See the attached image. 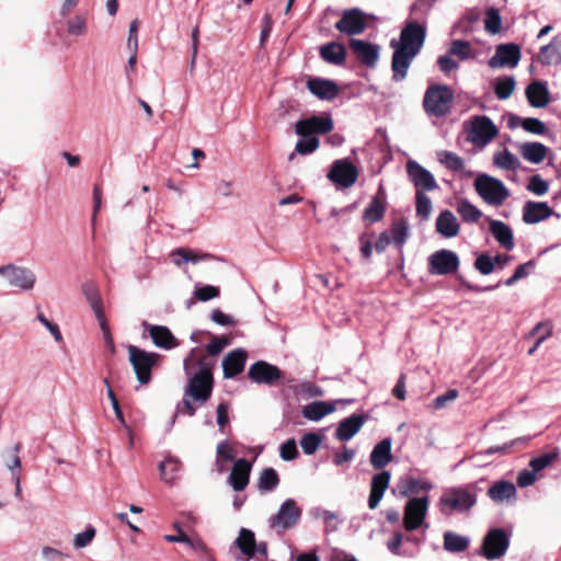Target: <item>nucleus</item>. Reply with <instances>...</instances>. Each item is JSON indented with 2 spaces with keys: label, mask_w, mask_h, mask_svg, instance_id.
Returning a JSON list of instances; mask_svg holds the SVG:
<instances>
[{
  "label": "nucleus",
  "mask_w": 561,
  "mask_h": 561,
  "mask_svg": "<svg viewBox=\"0 0 561 561\" xmlns=\"http://www.w3.org/2000/svg\"><path fill=\"white\" fill-rule=\"evenodd\" d=\"M426 37V28L416 21H408L400 33L399 39H391L394 49L391 60L392 79L397 82L405 79L408 69L422 49Z\"/></svg>",
  "instance_id": "f257e3e1"
},
{
  "label": "nucleus",
  "mask_w": 561,
  "mask_h": 561,
  "mask_svg": "<svg viewBox=\"0 0 561 561\" xmlns=\"http://www.w3.org/2000/svg\"><path fill=\"white\" fill-rule=\"evenodd\" d=\"M466 141L479 149L485 148L499 135V128L486 115H474L463 124Z\"/></svg>",
  "instance_id": "f03ea898"
},
{
  "label": "nucleus",
  "mask_w": 561,
  "mask_h": 561,
  "mask_svg": "<svg viewBox=\"0 0 561 561\" xmlns=\"http://www.w3.org/2000/svg\"><path fill=\"white\" fill-rule=\"evenodd\" d=\"M477 495L472 485L453 486L447 489L439 499L443 514L467 512L476 505Z\"/></svg>",
  "instance_id": "7ed1b4c3"
},
{
  "label": "nucleus",
  "mask_w": 561,
  "mask_h": 561,
  "mask_svg": "<svg viewBox=\"0 0 561 561\" xmlns=\"http://www.w3.org/2000/svg\"><path fill=\"white\" fill-rule=\"evenodd\" d=\"M473 185L482 201L494 207L502 206L511 195L510 190L501 180L486 173H479Z\"/></svg>",
  "instance_id": "20e7f679"
},
{
  "label": "nucleus",
  "mask_w": 561,
  "mask_h": 561,
  "mask_svg": "<svg viewBox=\"0 0 561 561\" xmlns=\"http://www.w3.org/2000/svg\"><path fill=\"white\" fill-rule=\"evenodd\" d=\"M453 100L454 94L449 87L433 85L424 94L423 106L430 116L443 117L449 113Z\"/></svg>",
  "instance_id": "39448f33"
},
{
  "label": "nucleus",
  "mask_w": 561,
  "mask_h": 561,
  "mask_svg": "<svg viewBox=\"0 0 561 561\" xmlns=\"http://www.w3.org/2000/svg\"><path fill=\"white\" fill-rule=\"evenodd\" d=\"M129 363L140 385H148L152 379V368L158 365L161 355L147 352L135 345L128 346Z\"/></svg>",
  "instance_id": "423d86ee"
},
{
  "label": "nucleus",
  "mask_w": 561,
  "mask_h": 561,
  "mask_svg": "<svg viewBox=\"0 0 561 561\" xmlns=\"http://www.w3.org/2000/svg\"><path fill=\"white\" fill-rule=\"evenodd\" d=\"M301 514L302 511L297 502L288 499L280 505L278 512L270 518V526L280 535L296 526Z\"/></svg>",
  "instance_id": "0eeeda50"
},
{
  "label": "nucleus",
  "mask_w": 561,
  "mask_h": 561,
  "mask_svg": "<svg viewBox=\"0 0 561 561\" xmlns=\"http://www.w3.org/2000/svg\"><path fill=\"white\" fill-rule=\"evenodd\" d=\"M187 385L185 388V397L191 398L199 405H204L211 397L214 389V375H186Z\"/></svg>",
  "instance_id": "6e6552de"
},
{
  "label": "nucleus",
  "mask_w": 561,
  "mask_h": 561,
  "mask_svg": "<svg viewBox=\"0 0 561 561\" xmlns=\"http://www.w3.org/2000/svg\"><path fill=\"white\" fill-rule=\"evenodd\" d=\"M428 511V497H412L407 502L403 515V526L408 531L415 530L422 526L428 527L425 524V518Z\"/></svg>",
  "instance_id": "1a4fd4ad"
},
{
  "label": "nucleus",
  "mask_w": 561,
  "mask_h": 561,
  "mask_svg": "<svg viewBox=\"0 0 561 561\" xmlns=\"http://www.w3.org/2000/svg\"><path fill=\"white\" fill-rule=\"evenodd\" d=\"M459 265L460 261L456 252L442 249L430 255L427 271L431 275H448L457 272Z\"/></svg>",
  "instance_id": "9d476101"
},
{
  "label": "nucleus",
  "mask_w": 561,
  "mask_h": 561,
  "mask_svg": "<svg viewBox=\"0 0 561 561\" xmlns=\"http://www.w3.org/2000/svg\"><path fill=\"white\" fill-rule=\"evenodd\" d=\"M216 359L211 358L202 347H193L183 360L185 375H214Z\"/></svg>",
  "instance_id": "9b49d317"
},
{
  "label": "nucleus",
  "mask_w": 561,
  "mask_h": 561,
  "mask_svg": "<svg viewBox=\"0 0 561 561\" xmlns=\"http://www.w3.org/2000/svg\"><path fill=\"white\" fill-rule=\"evenodd\" d=\"M510 539L502 528L491 529L484 537L481 554L488 560H495L505 554Z\"/></svg>",
  "instance_id": "f8f14e48"
},
{
  "label": "nucleus",
  "mask_w": 561,
  "mask_h": 561,
  "mask_svg": "<svg viewBox=\"0 0 561 561\" xmlns=\"http://www.w3.org/2000/svg\"><path fill=\"white\" fill-rule=\"evenodd\" d=\"M407 173L416 192L425 193L438 188V184L434 175L414 160H409L407 162Z\"/></svg>",
  "instance_id": "ddd939ff"
},
{
  "label": "nucleus",
  "mask_w": 561,
  "mask_h": 561,
  "mask_svg": "<svg viewBox=\"0 0 561 561\" xmlns=\"http://www.w3.org/2000/svg\"><path fill=\"white\" fill-rule=\"evenodd\" d=\"M520 47L514 43L500 44L495 54L489 59L488 65L492 69L515 68L520 60Z\"/></svg>",
  "instance_id": "4468645a"
},
{
  "label": "nucleus",
  "mask_w": 561,
  "mask_h": 561,
  "mask_svg": "<svg viewBox=\"0 0 561 561\" xmlns=\"http://www.w3.org/2000/svg\"><path fill=\"white\" fill-rule=\"evenodd\" d=\"M248 377L255 383L273 386L282 379L283 371L275 365L259 360L250 366Z\"/></svg>",
  "instance_id": "2eb2a0df"
},
{
  "label": "nucleus",
  "mask_w": 561,
  "mask_h": 561,
  "mask_svg": "<svg viewBox=\"0 0 561 561\" xmlns=\"http://www.w3.org/2000/svg\"><path fill=\"white\" fill-rule=\"evenodd\" d=\"M333 121L329 115H313L296 123L295 130L301 137L313 134H328L333 129Z\"/></svg>",
  "instance_id": "dca6fc26"
},
{
  "label": "nucleus",
  "mask_w": 561,
  "mask_h": 561,
  "mask_svg": "<svg viewBox=\"0 0 561 561\" xmlns=\"http://www.w3.org/2000/svg\"><path fill=\"white\" fill-rule=\"evenodd\" d=\"M353 57L366 68H376L380 57V46L353 38Z\"/></svg>",
  "instance_id": "f3484780"
},
{
  "label": "nucleus",
  "mask_w": 561,
  "mask_h": 561,
  "mask_svg": "<svg viewBox=\"0 0 561 561\" xmlns=\"http://www.w3.org/2000/svg\"><path fill=\"white\" fill-rule=\"evenodd\" d=\"M327 178L339 191L351 187V158L335 160Z\"/></svg>",
  "instance_id": "a211bd4d"
},
{
  "label": "nucleus",
  "mask_w": 561,
  "mask_h": 561,
  "mask_svg": "<svg viewBox=\"0 0 561 561\" xmlns=\"http://www.w3.org/2000/svg\"><path fill=\"white\" fill-rule=\"evenodd\" d=\"M248 354L242 348L229 352L222 359V371L226 379H232L240 375L245 367Z\"/></svg>",
  "instance_id": "6ab92c4d"
},
{
  "label": "nucleus",
  "mask_w": 561,
  "mask_h": 561,
  "mask_svg": "<svg viewBox=\"0 0 561 561\" xmlns=\"http://www.w3.org/2000/svg\"><path fill=\"white\" fill-rule=\"evenodd\" d=\"M144 328L149 332L156 346L164 350H172L179 345L178 340L168 327L156 325L144 322Z\"/></svg>",
  "instance_id": "aec40b11"
},
{
  "label": "nucleus",
  "mask_w": 561,
  "mask_h": 561,
  "mask_svg": "<svg viewBox=\"0 0 561 561\" xmlns=\"http://www.w3.org/2000/svg\"><path fill=\"white\" fill-rule=\"evenodd\" d=\"M486 221L489 222V230L496 242L507 251L513 250L515 242L512 228L501 220L489 217L486 218Z\"/></svg>",
  "instance_id": "412c9836"
},
{
  "label": "nucleus",
  "mask_w": 561,
  "mask_h": 561,
  "mask_svg": "<svg viewBox=\"0 0 561 561\" xmlns=\"http://www.w3.org/2000/svg\"><path fill=\"white\" fill-rule=\"evenodd\" d=\"M307 88L314 96L327 101L334 100L340 92L335 82L322 78H310L307 81Z\"/></svg>",
  "instance_id": "4be33fe9"
},
{
  "label": "nucleus",
  "mask_w": 561,
  "mask_h": 561,
  "mask_svg": "<svg viewBox=\"0 0 561 561\" xmlns=\"http://www.w3.org/2000/svg\"><path fill=\"white\" fill-rule=\"evenodd\" d=\"M252 465L244 458L238 459L231 469L229 483L234 491H243L249 484Z\"/></svg>",
  "instance_id": "5701e85b"
},
{
  "label": "nucleus",
  "mask_w": 561,
  "mask_h": 561,
  "mask_svg": "<svg viewBox=\"0 0 561 561\" xmlns=\"http://www.w3.org/2000/svg\"><path fill=\"white\" fill-rule=\"evenodd\" d=\"M553 214L545 202H527L523 207V221L528 225L538 224Z\"/></svg>",
  "instance_id": "b1692460"
},
{
  "label": "nucleus",
  "mask_w": 561,
  "mask_h": 561,
  "mask_svg": "<svg viewBox=\"0 0 561 561\" xmlns=\"http://www.w3.org/2000/svg\"><path fill=\"white\" fill-rule=\"evenodd\" d=\"M435 226L436 231L444 238H454L458 236L460 230L456 216L448 209L439 213Z\"/></svg>",
  "instance_id": "393cba45"
},
{
  "label": "nucleus",
  "mask_w": 561,
  "mask_h": 561,
  "mask_svg": "<svg viewBox=\"0 0 561 561\" xmlns=\"http://www.w3.org/2000/svg\"><path fill=\"white\" fill-rule=\"evenodd\" d=\"M390 481L389 471H381L373 477L370 494L368 499L369 508L374 510L381 501Z\"/></svg>",
  "instance_id": "a878e982"
},
{
  "label": "nucleus",
  "mask_w": 561,
  "mask_h": 561,
  "mask_svg": "<svg viewBox=\"0 0 561 561\" xmlns=\"http://www.w3.org/2000/svg\"><path fill=\"white\" fill-rule=\"evenodd\" d=\"M526 98L533 107H546L549 102V91L547 84L541 81H534L526 88Z\"/></svg>",
  "instance_id": "bb28decb"
},
{
  "label": "nucleus",
  "mask_w": 561,
  "mask_h": 561,
  "mask_svg": "<svg viewBox=\"0 0 561 561\" xmlns=\"http://www.w3.org/2000/svg\"><path fill=\"white\" fill-rule=\"evenodd\" d=\"M320 57L328 64L340 66L346 60V47L337 42H330L319 49Z\"/></svg>",
  "instance_id": "cd10ccee"
},
{
  "label": "nucleus",
  "mask_w": 561,
  "mask_h": 561,
  "mask_svg": "<svg viewBox=\"0 0 561 561\" xmlns=\"http://www.w3.org/2000/svg\"><path fill=\"white\" fill-rule=\"evenodd\" d=\"M7 278L11 285L22 289H32L35 284V275L32 271L14 265L9 268Z\"/></svg>",
  "instance_id": "c85d7f7f"
},
{
  "label": "nucleus",
  "mask_w": 561,
  "mask_h": 561,
  "mask_svg": "<svg viewBox=\"0 0 561 561\" xmlns=\"http://www.w3.org/2000/svg\"><path fill=\"white\" fill-rule=\"evenodd\" d=\"M391 459V439L385 438L374 447L370 454V462L374 468L381 469L386 467Z\"/></svg>",
  "instance_id": "c756f323"
},
{
  "label": "nucleus",
  "mask_w": 561,
  "mask_h": 561,
  "mask_svg": "<svg viewBox=\"0 0 561 561\" xmlns=\"http://www.w3.org/2000/svg\"><path fill=\"white\" fill-rule=\"evenodd\" d=\"M22 448L21 443H18L12 448V451L5 457L4 463L8 469L12 472V479L15 483V494H21V478H20V469H21V459L19 457V453Z\"/></svg>",
  "instance_id": "7c9ffc66"
},
{
  "label": "nucleus",
  "mask_w": 561,
  "mask_h": 561,
  "mask_svg": "<svg viewBox=\"0 0 561 561\" xmlns=\"http://www.w3.org/2000/svg\"><path fill=\"white\" fill-rule=\"evenodd\" d=\"M82 291L96 319L104 317L103 301L95 284L91 282L83 284Z\"/></svg>",
  "instance_id": "2f4dec72"
},
{
  "label": "nucleus",
  "mask_w": 561,
  "mask_h": 561,
  "mask_svg": "<svg viewBox=\"0 0 561 561\" xmlns=\"http://www.w3.org/2000/svg\"><path fill=\"white\" fill-rule=\"evenodd\" d=\"M334 411V405L324 401H316L302 408V415L309 421H319Z\"/></svg>",
  "instance_id": "473e14b6"
},
{
  "label": "nucleus",
  "mask_w": 561,
  "mask_h": 561,
  "mask_svg": "<svg viewBox=\"0 0 561 561\" xmlns=\"http://www.w3.org/2000/svg\"><path fill=\"white\" fill-rule=\"evenodd\" d=\"M236 546L248 559L254 558L256 548L254 533L250 529L241 528L236 539Z\"/></svg>",
  "instance_id": "72a5a7b5"
},
{
  "label": "nucleus",
  "mask_w": 561,
  "mask_h": 561,
  "mask_svg": "<svg viewBox=\"0 0 561 561\" xmlns=\"http://www.w3.org/2000/svg\"><path fill=\"white\" fill-rule=\"evenodd\" d=\"M493 164L501 170L516 171L520 167V161L513 152L505 148L494 153Z\"/></svg>",
  "instance_id": "f704fd0d"
},
{
  "label": "nucleus",
  "mask_w": 561,
  "mask_h": 561,
  "mask_svg": "<svg viewBox=\"0 0 561 561\" xmlns=\"http://www.w3.org/2000/svg\"><path fill=\"white\" fill-rule=\"evenodd\" d=\"M516 494V488L513 483L507 481L495 482L488 491V495L494 502H503Z\"/></svg>",
  "instance_id": "c9c22d12"
},
{
  "label": "nucleus",
  "mask_w": 561,
  "mask_h": 561,
  "mask_svg": "<svg viewBox=\"0 0 561 561\" xmlns=\"http://www.w3.org/2000/svg\"><path fill=\"white\" fill-rule=\"evenodd\" d=\"M547 147L540 142H526L520 148L524 159L531 163L542 162L547 156Z\"/></svg>",
  "instance_id": "e433bc0d"
},
{
  "label": "nucleus",
  "mask_w": 561,
  "mask_h": 561,
  "mask_svg": "<svg viewBox=\"0 0 561 561\" xmlns=\"http://www.w3.org/2000/svg\"><path fill=\"white\" fill-rule=\"evenodd\" d=\"M457 213L467 224H476L482 217V211L468 199H461L457 203Z\"/></svg>",
  "instance_id": "4c0bfd02"
},
{
  "label": "nucleus",
  "mask_w": 561,
  "mask_h": 561,
  "mask_svg": "<svg viewBox=\"0 0 561 561\" xmlns=\"http://www.w3.org/2000/svg\"><path fill=\"white\" fill-rule=\"evenodd\" d=\"M181 468L182 462L178 458L168 457L159 465L160 477L165 482H172L176 479Z\"/></svg>",
  "instance_id": "58836bf2"
},
{
  "label": "nucleus",
  "mask_w": 561,
  "mask_h": 561,
  "mask_svg": "<svg viewBox=\"0 0 561 561\" xmlns=\"http://www.w3.org/2000/svg\"><path fill=\"white\" fill-rule=\"evenodd\" d=\"M386 211L385 203L375 197L371 199L369 205L365 208L363 219L367 224H374L382 219Z\"/></svg>",
  "instance_id": "ea45409f"
},
{
  "label": "nucleus",
  "mask_w": 561,
  "mask_h": 561,
  "mask_svg": "<svg viewBox=\"0 0 561 561\" xmlns=\"http://www.w3.org/2000/svg\"><path fill=\"white\" fill-rule=\"evenodd\" d=\"M469 546V539L453 531L444 534V549L449 552H462Z\"/></svg>",
  "instance_id": "a19ab883"
},
{
  "label": "nucleus",
  "mask_w": 561,
  "mask_h": 561,
  "mask_svg": "<svg viewBox=\"0 0 561 561\" xmlns=\"http://www.w3.org/2000/svg\"><path fill=\"white\" fill-rule=\"evenodd\" d=\"M516 88V81L513 76L497 78L494 82V92L499 100L508 99Z\"/></svg>",
  "instance_id": "79ce46f5"
},
{
  "label": "nucleus",
  "mask_w": 561,
  "mask_h": 561,
  "mask_svg": "<svg viewBox=\"0 0 561 561\" xmlns=\"http://www.w3.org/2000/svg\"><path fill=\"white\" fill-rule=\"evenodd\" d=\"M388 232L390 233L391 242L402 248L409 237V225L404 219H400L392 224Z\"/></svg>",
  "instance_id": "37998d69"
},
{
  "label": "nucleus",
  "mask_w": 561,
  "mask_h": 561,
  "mask_svg": "<svg viewBox=\"0 0 561 561\" xmlns=\"http://www.w3.org/2000/svg\"><path fill=\"white\" fill-rule=\"evenodd\" d=\"M171 256L173 257V262L180 266L182 264V262H193V263H197L198 261L201 260H207L210 257V254H202V255H198L196 253H194L193 250L191 249H187V248H179L176 250H174L172 253H171Z\"/></svg>",
  "instance_id": "c03bdc74"
},
{
  "label": "nucleus",
  "mask_w": 561,
  "mask_h": 561,
  "mask_svg": "<svg viewBox=\"0 0 561 561\" xmlns=\"http://www.w3.org/2000/svg\"><path fill=\"white\" fill-rule=\"evenodd\" d=\"M279 484V477L275 469L265 468L259 478V489L261 491L271 492Z\"/></svg>",
  "instance_id": "a18cd8bd"
},
{
  "label": "nucleus",
  "mask_w": 561,
  "mask_h": 561,
  "mask_svg": "<svg viewBox=\"0 0 561 561\" xmlns=\"http://www.w3.org/2000/svg\"><path fill=\"white\" fill-rule=\"evenodd\" d=\"M375 21L376 16L374 14L353 8V35L362 34L369 23Z\"/></svg>",
  "instance_id": "49530a36"
},
{
  "label": "nucleus",
  "mask_w": 561,
  "mask_h": 561,
  "mask_svg": "<svg viewBox=\"0 0 561 561\" xmlns=\"http://www.w3.org/2000/svg\"><path fill=\"white\" fill-rule=\"evenodd\" d=\"M211 340L210 342L203 348L205 354L215 358L224 351V348L229 345L230 339L226 335H211L209 332L207 333Z\"/></svg>",
  "instance_id": "de8ad7c7"
},
{
  "label": "nucleus",
  "mask_w": 561,
  "mask_h": 561,
  "mask_svg": "<svg viewBox=\"0 0 561 561\" xmlns=\"http://www.w3.org/2000/svg\"><path fill=\"white\" fill-rule=\"evenodd\" d=\"M320 146V140L316 136L304 137L296 144L295 152L290 153L289 160L295 158V153L309 154L316 151Z\"/></svg>",
  "instance_id": "09e8293b"
},
{
  "label": "nucleus",
  "mask_w": 561,
  "mask_h": 561,
  "mask_svg": "<svg viewBox=\"0 0 561 561\" xmlns=\"http://www.w3.org/2000/svg\"><path fill=\"white\" fill-rule=\"evenodd\" d=\"M449 55L457 56L460 60H468L472 57V46L467 41L455 39L448 49Z\"/></svg>",
  "instance_id": "8fccbe9b"
},
{
  "label": "nucleus",
  "mask_w": 561,
  "mask_h": 561,
  "mask_svg": "<svg viewBox=\"0 0 561 561\" xmlns=\"http://www.w3.org/2000/svg\"><path fill=\"white\" fill-rule=\"evenodd\" d=\"M485 31L492 35L497 34L502 27V19L496 8H490L485 12L484 19Z\"/></svg>",
  "instance_id": "3c124183"
},
{
  "label": "nucleus",
  "mask_w": 561,
  "mask_h": 561,
  "mask_svg": "<svg viewBox=\"0 0 561 561\" xmlns=\"http://www.w3.org/2000/svg\"><path fill=\"white\" fill-rule=\"evenodd\" d=\"M439 162L454 172H460L465 169L463 159L451 151L440 152Z\"/></svg>",
  "instance_id": "603ef678"
},
{
  "label": "nucleus",
  "mask_w": 561,
  "mask_h": 561,
  "mask_svg": "<svg viewBox=\"0 0 561 561\" xmlns=\"http://www.w3.org/2000/svg\"><path fill=\"white\" fill-rule=\"evenodd\" d=\"M399 493L403 496L410 493H416L420 489L428 490L431 489V484L426 482H420L413 478L402 479L398 484Z\"/></svg>",
  "instance_id": "864d4df0"
},
{
  "label": "nucleus",
  "mask_w": 561,
  "mask_h": 561,
  "mask_svg": "<svg viewBox=\"0 0 561 561\" xmlns=\"http://www.w3.org/2000/svg\"><path fill=\"white\" fill-rule=\"evenodd\" d=\"M537 59L543 66L561 65V51L545 45L540 48Z\"/></svg>",
  "instance_id": "5fc2aeb1"
},
{
  "label": "nucleus",
  "mask_w": 561,
  "mask_h": 561,
  "mask_svg": "<svg viewBox=\"0 0 561 561\" xmlns=\"http://www.w3.org/2000/svg\"><path fill=\"white\" fill-rule=\"evenodd\" d=\"M416 199V215L424 220L430 218L432 211V201L431 198L423 192L415 193Z\"/></svg>",
  "instance_id": "6e6d98bb"
},
{
  "label": "nucleus",
  "mask_w": 561,
  "mask_h": 561,
  "mask_svg": "<svg viewBox=\"0 0 561 561\" xmlns=\"http://www.w3.org/2000/svg\"><path fill=\"white\" fill-rule=\"evenodd\" d=\"M320 436L316 433L305 434L300 440V446L305 454L312 455L320 445Z\"/></svg>",
  "instance_id": "4d7b16f0"
},
{
  "label": "nucleus",
  "mask_w": 561,
  "mask_h": 561,
  "mask_svg": "<svg viewBox=\"0 0 561 561\" xmlns=\"http://www.w3.org/2000/svg\"><path fill=\"white\" fill-rule=\"evenodd\" d=\"M220 290L216 286L205 285L197 287L194 291V297L199 301H208L219 297Z\"/></svg>",
  "instance_id": "13d9d810"
},
{
  "label": "nucleus",
  "mask_w": 561,
  "mask_h": 561,
  "mask_svg": "<svg viewBox=\"0 0 561 561\" xmlns=\"http://www.w3.org/2000/svg\"><path fill=\"white\" fill-rule=\"evenodd\" d=\"M474 267L482 275H489L494 271L493 259L489 254H480L474 261Z\"/></svg>",
  "instance_id": "bf43d9fd"
},
{
  "label": "nucleus",
  "mask_w": 561,
  "mask_h": 561,
  "mask_svg": "<svg viewBox=\"0 0 561 561\" xmlns=\"http://www.w3.org/2000/svg\"><path fill=\"white\" fill-rule=\"evenodd\" d=\"M527 188L534 194L542 196L548 192L549 185L540 175L536 174L530 178Z\"/></svg>",
  "instance_id": "052dcab7"
},
{
  "label": "nucleus",
  "mask_w": 561,
  "mask_h": 561,
  "mask_svg": "<svg viewBox=\"0 0 561 561\" xmlns=\"http://www.w3.org/2000/svg\"><path fill=\"white\" fill-rule=\"evenodd\" d=\"M279 454L282 459L286 461L294 460L298 457V449L295 439H288L280 445Z\"/></svg>",
  "instance_id": "680f3d73"
},
{
  "label": "nucleus",
  "mask_w": 561,
  "mask_h": 561,
  "mask_svg": "<svg viewBox=\"0 0 561 561\" xmlns=\"http://www.w3.org/2000/svg\"><path fill=\"white\" fill-rule=\"evenodd\" d=\"M95 537V529L89 526L84 531L76 535L73 545L77 549L87 547Z\"/></svg>",
  "instance_id": "e2e57ef3"
},
{
  "label": "nucleus",
  "mask_w": 561,
  "mask_h": 561,
  "mask_svg": "<svg viewBox=\"0 0 561 561\" xmlns=\"http://www.w3.org/2000/svg\"><path fill=\"white\" fill-rule=\"evenodd\" d=\"M522 127L535 135H542L546 131L545 124L540 119L533 117L523 119Z\"/></svg>",
  "instance_id": "0e129e2a"
},
{
  "label": "nucleus",
  "mask_w": 561,
  "mask_h": 561,
  "mask_svg": "<svg viewBox=\"0 0 561 561\" xmlns=\"http://www.w3.org/2000/svg\"><path fill=\"white\" fill-rule=\"evenodd\" d=\"M140 22L135 19L130 22L129 25V35L127 39V48L130 51H137L138 49V31H139Z\"/></svg>",
  "instance_id": "69168bd1"
},
{
  "label": "nucleus",
  "mask_w": 561,
  "mask_h": 561,
  "mask_svg": "<svg viewBox=\"0 0 561 561\" xmlns=\"http://www.w3.org/2000/svg\"><path fill=\"white\" fill-rule=\"evenodd\" d=\"M554 455L543 454L539 457L533 458L529 462L531 470L537 473L547 468L553 460Z\"/></svg>",
  "instance_id": "338daca9"
},
{
  "label": "nucleus",
  "mask_w": 561,
  "mask_h": 561,
  "mask_svg": "<svg viewBox=\"0 0 561 561\" xmlns=\"http://www.w3.org/2000/svg\"><path fill=\"white\" fill-rule=\"evenodd\" d=\"M458 398V391L456 389H449L446 393L436 397L432 403L435 410H439L446 407L448 402H451Z\"/></svg>",
  "instance_id": "774afa93"
}]
</instances>
